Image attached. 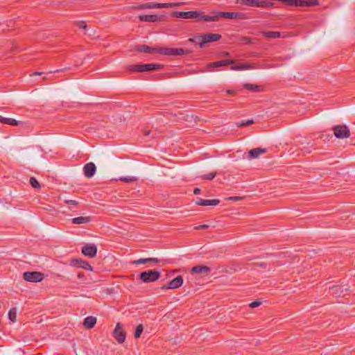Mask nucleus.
Returning a JSON list of instances; mask_svg holds the SVG:
<instances>
[{"label": "nucleus", "instance_id": "nucleus-34", "mask_svg": "<svg viewBox=\"0 0 355 355\" xmlns=\"http://www.w3.org/2000/svg\"><path fill=\"white\" fill-rule=\"evenodd\" d=\"M30 184L33 188L40 187V183L35 177L30 178Z\"/></svg>", "mask_w": 355, "mask_h": 355}, {"label": "nucleus", "instance_id": "nucleus-5", "mask_svg": "<svg viewBox=\"0 0 355 355\" xmlns=\"http://www.w3.org/2000/svg\"><path fill=\"white\" fill-rule=\"evenodd\" d=\"M173 16L182 19H201V11L192 10V11H177L173 13Z\"/></svg>", "mask_w": 355, "mask_h": 355}, {"label": "nucleus", "instance_id": "nucleus-45", "mask_svg": "<svg viewBox=\"0 0 355 355\" xmlns=\"http://www.w3.org/2000/svg\"><path fill=\"white\" fill-rule=\"evenodd\" d=\"M200 189L199 188H195L194 190H193V193L195 195H198L200 193Z\"/></svg>", "mask_w": 355, "mask_h": 355}, {"label": "nucleus", "instance_id": "nucleus-4", "mask_svg": "<svg viewBox=\"0 0 355 355\" xmlns=\"http://www.w3.org/2000/svg\"><path fill=\"white\" fill-rule=\"evenodd\" d=\"M162 67V64H135L132 65L130 67V70L135 71H154L158 70Z\"/></svg>", "mask_w": 355, "mask_h": 355}, {"label": "nucleus", "instance_id": "nucleus-16", "mask_svg": "<svg viewBox=\"0 0 355 355\" xmlns=\"http://www.w3.org/2000/svg\"><path fill=\"white\" fill-rule=\"evenodd\" d=\"M96 171L95 164L93 162L86 164L83 167V172L85 177L88 178H92Z\"/></svg>", "mask_w": 355, "mask_h": 355}, {"label": "nucleus", "instance_id": "nucleus-2", "mask_svg": "<svg viewBox=\"0 0 355 355\" xmlns=\"http://www.w3.org/2000/svg\"><path fill=\"white\" fill-rule=\"evenodd\" d=\"M157 52L165 55L176 56L187 54L189 51L182 48H159Z\"/></svg>", "mask_w": 355, "mask_h": 355}, {"label": "nucleus", "instance_id": "nucleus-1", "mask_svg": "<svg viewBox=\"0 0 355 355\" xmlns=\"http://www.w3.org/2000/svg\"><path fill=\"white\" fill-rule=\"evenodd\" d=\"M182 3H146L138 5L135 8L137 9L144 10V9H153V8H169L175 6H179L182 5Z\"/></svg>", "mask_w": 355, "mask_h": 355}, {"label": "nucleus", "instance_id": "nucleus-17", "mask_svg": "<svg viewBox=\"0 0 355 355\" xmlns=\"http://www.w3.org/2000/svg\"><path fill=\"white\" fill-rule=\"evenodd\" d=\"M210 268L205 266H196L192 268L191 270V273L192 275L195 274H202V275H208L210 272Z\"/></svg>", "mask_w": 355, "mask_h": 355}, {"label": "nucleus", "instance_id": "nucleus-47", "mask_svg": "<svg viewBox=\"0 0 355 355\" xmlns=\"http://www.w3.org/2000/svg\"><path fill=\"white\" fill-rule=\"evenodd\" d=\"M86 27H87V26H86L85 24H83V23H81V24H80V28H84V29H85V28H86Z\"/></svg>", "mask_w": 355, "mask_h": 355}, {"label": "nucleus", "instance_id": "nucleus-38", "mask_svg": "<svg viewBox=\"0 0 355 355\" xmlns=\"http://www.w3.org/2000/svg\"><path fill=\"white\" fill-rule=\"evenodd\" d=\"M216 176V173H208V174H206L203 176V178L206 179V180H212L214 178V177Z\"/></svg>", "mask_w": 355, "mask_h": 355}, {"label": "nucleus", "instance_id": "nucleus-22", "mask_svg": "<svg viewBox=\"0 0 355 355\" xmlns=\"http://www.w3.org/2000/svg\"><path fill=\"white\" fill-rule=\"evenodd\" d=\"M266 152L265 148H257L251 150L249 152V157L250 159L257 158L259 155Z\"/></svg>", "mask_w": 355, "mask_h": 355}, {"label": "nucleus", "instance_id": "nucleus-13", "mask_svg": "<svg viewBox=\"0 0 355 355\" xmlns=\"http://www.w3.org/2000/svg\"><path fill=\"white\" fill-rule=\"evenodd\" d=\"M71 264L73 266L87 270L92 271L93 270V268L89 264V263L86 261L80 259H74L71 260Z\"/></svg>", "mask_w": 355, "mask_h": 355}, {"label": "nucleus", "instance_id": "nucleus-27", "mask_svg": "<svg viewBox=\"0 0 355 355\" xmlns=\"http://www.w3.org/2000/svg\"><path fill=\"white\" fill-rule=\"evenodd\" d=\"M230 69L232 70H234V71H241V70L253 69L255 68L248 64H238V65L232 66Z\"/></svg>", "mask_w": 355, "mask_h": 355}, {"label": "nucleus", "instance_id": "nucleus-20", "mask_svg": "<svg viewBox=\"0 0 355 355\" xmlns=\"http://www.w3.org/2000/svg\"><path fill=\"white\" fill-rule=\"evenodd\" d=\"M138 18L139 21L145 22H156L159 19L157 15H139Z\"/></svg>", "mask_w": 355, "mask_h": 355}, {"label": "nucleus", "instance_id": "nucleus-23", "mask_svg": "<svg viewBox=\"0 0 355 355\" xmlns=\"http://www.w3.org/2000/svg\"><path fill=\"white\" fill-rule=\"evenodd\" d=\"M96 323V318L93 316H87L85 318L83 324L85 327L88 329H92L94 327L95 324Z\"/></svg>", "mask_w": 355, "mask_h": 355}, {"label": "nucleus", "instance_id": "nucleus-41", "mask_svg": "<svg viewBox=\"0 0 355 355\" xmlns=\"http://www.w3.org/2000/svg\"><path fill=\"white\" fill-rule=\"evenodd\" d=\"M285 3L291 6H295V0H286Z\"/></svg>", "mask_w": 355, "mask_h": 355}, {"label": "nucleus", "instance_id": "nucleus-26", "mask_svg": "<svg viewBox=\"0 0 355 355\" xmlns=\"http://www.w3.org/2000/svg\"><path fill=\"white\" fill-rule=\"evenodd\" d=\"M158 261H159V260L157 258H146V259L141 258V259H139L137 260H135L133 261V263L135 265H139V264H144V263H146L148 262L157 263Z\"/></svg>", "mask_w": 355, "mask_h": 355}, {"label": "nucleus", "instance_id": "nucleus-7", "mask_svg": "<svg viewBox=\"0 0 355 355\" xmlns=\"http://www.w3.org/2000/svg\"><path fill=\"white\" fill-rule=\"evenodd\" d=\"M201 42H199V46L202 48L204 44L212 42H216L221 38V35L218 33H208L200 35Z\"/></svg>", "mask_w": 355, "mask_h": 355}, {"label": "nucleus", "instance_id": "nucleus-25", "mask_svg": "<svg viewBox=\"0 0 355 355\" xmlns=\"http://www.w3.org/2000/svg\"><path fill=\"white\" fill-rule=\"evenodd\" d=\"M137 51L147 53H157V49H154L146 45H140L137 47Z\"/></svg>", "mask_w": 355, "mask_h": 355}, {"label": "nucleus", "instance_id": "nucleus-49", "mask_svg": "<svg viewBox=\"0 0 355 355\" xmlns=\"http://www.w3.org/2000/svg\"><path fill=\"white\" fill-rule=\"evenodd\" d=\"M42 72H35L34 75H41Z\"/></svg>", "mask_w": 355, "mask_h": 355}, {"label": "nucleus", "instance_id": "nucleus-21", "mask_svg": "<svg viewBox=\"0 0 355 355\" xmlns=\"http://www.w3.org/2000/svg\"><path fill=\"white\" fill-rule=\"evenodd\" d=\"M92 220L90 216H78L71 219V223L75 225L89 223Z\"/></svg>", "mask_w": 355, "mask_h": 355}, {"label": "nucleus", "instance_id": "nucleus-46", "mask_svg": "<svg viewBox=\"0 0 355 355\" xmlns=\"http://www.w3.org/2000/svg\"><path fill=\"white\" fill-rule=\"evenodd\" d=\"M228 199L230 200L236 201V200H238L239 199H240V198L238 196H232V197H230Z\"/></svg>", "mask_w": 355, "mask_h": 355}, {"label": "nucleus", "instance_id": "nucleus-48", "mask_svg": "<svg viewBox=\"0 0 355 355\" xmlns=\"http://www.w3.org/2000/svg\"><path fill=\"white\" fill-rule=\"evenodd\" d=\"M227 93L228 94H233V91H232V90L229 89V90H227Z\"/></svg>", "mask_w": 355, "mask_h": 355}, {"label": "nucleus", "instance_id": "nucleus-36", "mask_svg": "<svg viewBox=\"0 0 355 355\" xmlns=\"http://www.w3.org/2000/svg\"><path fill=\"white\" fill-rule=\"evenodd\" d=\"M261 304V302L259 300H256L250 304V306L251 308H256L259 306Z\"/></svg>", "mask_w": 355, "mask_h": 355}, {"label": "nucleus", "instance_id": "nucleus-40", "mask_svg": "<svg viewBox=\"0 0 355 355\" xmlns=\"http://www.w3.org/2000/svg\"><path fill=\"white\" fill-rule=\"evenodd\" d=\"M121 180L122 181H124L126 182H130L134 181L135 180V178L134 177H123V178H121Z\"/></svg>", "mask_w": 355, "mask_h": 355}, {"label": "nucleus", "instance_id": "nucleus-33", "mask_svg": "<svg viewBox=\"0 0 355 355\" xmlns=\"http://www.w3.org/2000/svg\"><path fill=\"white\" fill-rule=\"evenodd\" d=\"M6 121V124H8V125H17L20 121H18L17 120H15V119H12V118H7V120Z\"/></svg>", "mask_w": 355, "mask_h": 355}, {"label": "nucleus", "instance_id": "nucleus-43", "mask_svg": "<svg viewBox=\"0 0 355 355\" xmlns=\"http://www.w3.org/2000/svg\"><path fill=\"white\" fill-rule=\"evenodd\" d=\"M66 203L69 204V205H77V202L76 200H66Z\"/></svg>", "mask_w": 355, "mask_h": 355}, {"label": "nucleus", "instance_id": "nucleus-29", "mask_svg": "<svg viewBox=\"0 0 355 355\" xmlns=\"http://www.w3.org/2000/svg\"><path fill=\"white\" fill-rule=\"evenodd\" d=\"M263 35L268 38H278L280 37V33L277 31L263 32Z\"/></svg>", "mask_w": 355, "mask_h": 355}, {"label": "nucleus", "instance_id": "nucleus-32", "mask_svg": "<svg viewBox=\"0 0 355 355\" xmlns=\"http://www.w3.org/2000/svg\"><path fill=\"white\" fill-rule=\"evenodd\" d=\"M318 5V0H305L304 7L314 6Z\"/></svg>", "mask_w": 355, "mask_h": 355}, {"label": "nucleus", "instance_id": "nucleus-9", "mask_svg": "<svg viewBox=\"0 0 355 355\" xmlns=\"http://www.w3.org/2000/svg\"><path fill=\"white\" fill-rule=\"evenodd\" d=\"M349 286L347 285H334L329 288L330 293L335 297H340L347 293Z\"/></svg>", "mask_w": 355, "mask_h": 355}, {"label": "nucleus", "instance_id": "nucleus-14", "mask_svg": "<svg viewBox=\"0 0 355 355\" xmlns=\"http://www.w3.org/2000/svg\"><path fill=\"white\" fill-rule=\"evenodd\" d=\"M183 284V279L182 276L179 275L170 281L166 286H164L162 288L166 289H175L180 287Z\"/></svg>", "mask_w": 355, "mask_h": 355}, {"label": "nucleus", "instance_id": "nucleus-30", "mask_svg": "<svg viewBox=\"0 0 355 355\" xmlns=\"http://www.w3.org/2000/svg\"><path fill=\"white\" fill-rule=\"evenodd\" d=\"M8 318L12 322H15L17 318V309H11L8 312Z\"/></svg>", "mask_w": 355, "mask_h": 355}, {"label": "nucleus", "instance_id": "nucleus-24", "mask_svg": "<svg viewBox=\"0 0 355 355\" xmlns=\"http://www.w3.org/2000/svg\"><path fill=\"white\" fill-rule=\"evenodd\" d=\"M241 13L239 12H221L220 15H222V17L232 19H238L241 17Z\"/></svg>", "mask_w": 355, "mask_h": 355}, {"label": "nucleus", "instance_id": "nucleus-31", "mask_svg": "<svg viewBox=\"0 0 355 355\" xmlns=\"http://www.w3.org/2000/svg\"><path fill=\"white\" fill-rule=\"evenodd\" d=\"M143 330H144L143 325L142 324H139L136 327L135 332V337L136 338H139L140 336L141 335L142 332H143Z\"/></svg>", "mask_w": 355, "mask_h": 355}, {"label": "nucleus", "instance_id": "nucleus-10", "mask_svg": "<svg viewBox=\"0 0 355 355\" xmlns=\"http://www.w3.org/2000/svg\"><path fill=\"white\" fill-rule=\"evenodd\" d=\"M113 336L119 343H123L126 338V334L120 323H117L113 331Z\"/></svg>", "mask_w": 355, "mask_h": 355}, {"label": "nucleus", "instance_id": "nucleus-19", "mask_svg": "<svg viewBox=\"0 0 355 355\" xmlns=\"http://www.w3.org/2000/svg\"><path fill=\"white\" fill-rule=\"evenodd\" d=\"M234 60H222L220 61L214 62L209 63L207 65L208 68H216V67H224L230 64L234 63Z\"/></svg>", "mask_w": 355, "mask_h": 355}, {"label": "nucleus", "instance_id": "nucleus-39", "mask_svg": "<svg viewBox=\"0 0 355 355\" xmlns=\"http://www.w3.org/2000/svg\"><path fill=\"white\" fill-rule=\"evenodd\" d=\"M305 0H295V6L304 7Z\"/></svg>", "mask_w": 355, "mask_h": 355}, {"label": "nucleus", "instance_id": "nucleus-42", "mask_svg": "<svg viewBox=\"0 0 355 355\" xmlns=\"http://www.w3.org/2000/svg\"><path fill=\"white\" fill-rule=\"evenodd\" d=\"M209 227L208 225L204 224L199 226H197L195 227L196 230H200V229H207Z\"/></svg>", "mask_w": 355, "mask_h": 355}, {"label": "nucleus", "instance_id": "nucleus-50", "mask_svg": "<svg viewBox=\"0 0 355 355\" xmlns=\"http://www.w3.org/2000/svg\"><path fill=\"white\" fill-rule=\"evenodd\" d=\"M78 276L79 278H81L83 277V275H82V273H79Z\"/></svg>", "mask_w": 355, "mask_h": 355}, {"label": "nucleus", "instance_id": "nucleus-11", "mask_svg": "<svg viewBox=\"0 0 355 355\" xmlns=\"http://www.w3.org/2000/svg\"><path fill=\"white\" fill-rule=\"evenodd\" d=\"M236 3L251 7H266L267 6L266 1L258 0H237Z\"/></svg>", "mask_w": 355, "mask_h": 355}, {"label": "nucleus", "instance_id": "nucleus-35", "mask_svg": "<svg viewBox=\"0 0 355 355\" xmlns=\"http://www.w3.org/2000/svg\"><path fill=\"white\" fill-rule=\"evenodd\" d=\"M254 123V121L253 120H248V121H243L241 122H240L239 123V126H245V125H251Z\"/></svg>", "mask_w": 355, "mask_h": 355}, {"label": "nucleus", "instance_id": "nucleus-37", "mask_svg": "<svg viewBox=\"0 0 355 355\" xmlns=\"http://www.w3.org/2000/svg\"><path fill=\"white\" fill-rule=\"evenodd\" d=\"M189 42H197L199 44L200 42H201V37L200 35L196 36L193 38H189Z\"/></svg>", "mask_w": 355, "mask_h": 355}, {"label": "nucleus", "instance_id": "nucleus-44", "mask_svg": "<svg viewBox=\"0 0 355 355\" xmlns=\"http://www.w3.org/2000/svg\"><path fill=\"white\" fill-rule=\"evenodd\" d=\"M7 120V118L6 117H3L2 116L0 115V122L2 123H6V121Z\"/></svg>", "mask_w": 355, "mask_h": 355}, {"label": "nucleus", "instance_id": "nucleus-15", "mask_svg": "<svg viewBox=\"0 0 355 355\" xmlns=\"http://www.w3.org/2000/svg\"><path fill=\"white\" fill-rule=\"evenodd\" d=\"M221 12L213 11L211 15H205L203 12H201V20L205 21H216L219 18L222 17L220 15Z\"/></svg>", "mask_w": 355, "mask_h": 355}, {"label": "nucleus", "instance_id": "nucleus-18", "mask_svg": "<svg viewBox=\"0 0 355 355\" xmlns=\"http://www.w3.org/2000/svg\"><path fill=\"white\" fill-rule=\"evenodd\" d=\"M219 202L220 200L218 199L205 200L198 198L196 203L200 206H216L218 205Z\"/></svg>", "mask_w": 355, "mask_h": 355}, {"label": "nucleus", "instance_id": "nucleus-8", "mask_svg": "<svg viewBox=\"0 0 355 355\" xmlns=\"http://www.w3.org/2000/svg\"><path fill=\"white\" fill-rule=\"evenodd\" d=\"M334 135L338 139L348 138L350 135V132L346 125H336L334 128Z\"/></svg>", "mask_w": 355, "mask_h": 355}, {"label": "nucleus", "instance_id": "nucleus-6", "mask_svg": "<svg viewBox=\"0 0 355 355\" xmlns=\"http://www.w3.org/2000/svg\"><path fill=\"white\" fill-rule=\"evenodd\" d=\"M24 279L30 282H40L44 279L43 273L37 271L25 272L23 275Z\"/></svg>", "mask_w": 355, "mask_h": 355}, {"label": "nucleus", "instance_id": "nucleus-28", "mask_svg": "<svg viewBox=\"0 0 355 355\" xmlns=\"http://www.w3.org/2000/svg\"><path fill=\"white\" fill-rule=\"evenodd\" d=\"M243 87L249 91L257 92L261 91V87L250 83H245Z\"/></svg>", "mask_w": 355, "mask_h": 355}, {"label": "nucleus", "instance_id": "nucleus-3", "mask_svg": "<svg viewBox=\"0 0 355 355\" xmlns=\"http://www.w3.org/2000/svg\"><path fill=\"white\" fill-rule=\"evenodd\" d=\"M160 277V272L157 270H148L140 274V280L144 283L154 282Z\"/></svg>", "mask_w": 355, "mask_h": 355}, {"label": "nucleus", "instance_id": "nucleus-12", "mask_svg": "<svg viewBox=\"0 0 355 355\" xmlns=\"http://www.w3.org/2000/svg\"><path fill=\"white\" fill-rule=\"evenodd\" d=\"M82 252L85 256L94 257L97 252V247L95 244H87L82 248Z\"/></svg>", "mask_w": 355, "mask_h": 355}]
</instances>
